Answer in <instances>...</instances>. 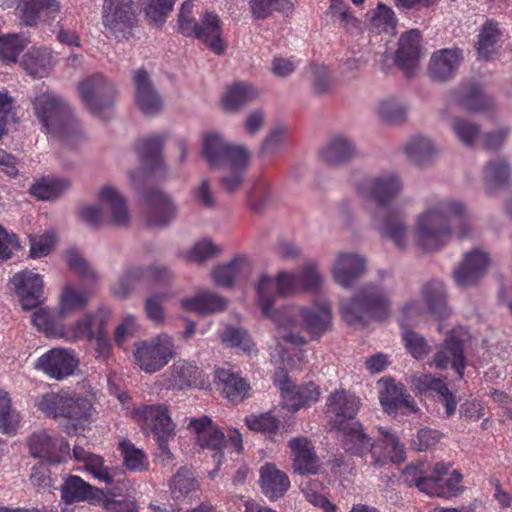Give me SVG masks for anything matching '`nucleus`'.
I'll use <instances>...</instances> for the list:
<instances>
[{
  "label": "nucleus",
  "mask_w": 512,
  "mask_h": 512,
  "mask_svg": "<svg viewBox=\"0 0 512 512\" xmlns=\"http://www.w3.org/2000/svg\"><path fill=\"white\" fill-rule=\"evenodd\" d=\"M16 10L22 24L35 26L40 21L41 13L53 18L60 11V5L56 0H20Z\"/></svg>",
  "instance_id": "nucleus-41"
},
{
  "label": "nucleus",
  "mask_w": 512,
  "mask_h": 512,
  "mask_svg": "<svg viewBox=\"0 0 512 512\" xmlns=\"http://www.w3.org/2000/svg\"><path fill=\"white\" fill-rule=\"evenodd\" d=\"M501 36L502 32L498 27V23L493 20H487L479 34L477 47L479 57L485 60L490 59L496 52Z\"/></svg>",
  "instance_id": "nucleus-53"
},
{
  "label": "nucleus",
  "mask_w": 512,
  "mask_h": 512,
  "mask_svg": "<svg viewBox=\"0 0 512 512\" xmlns=\"http://www.w3.org/2000/svg\"><path fill=\"white\" fill-rule=\"evenodd\" d=\"M145 278L144 266L132 265L124 269L119 278L113 283L112 293L121 299L128 298L135 285Z\"/></svg>",
  "instance_id": "nucleus-52"
},
{
  "label": "nucleus",
  "mask_w": 512,
  "mask_h": 512,
  "mask_svg": "<svg viewBox=\"0 0 512 512\" xmlns=\"http://www.w3.org/2000/svg\"><path fill=\"white\" fill-rule=\"evenodd\" d=\"M402 339L404 345L411 356L417 360L426 358L430 351L431 346L427 340L419 333L409 329L402 324Z\"/></svg>",
  "instance_id": "nucleus-62"
},
{
  "label": "nucleus",
  "mask_w": 512,
  "mask_h": 512,
  "mask_svg": "<svg viewBox=\"0 0 512 512\" xmlns=\"http://www.w3.org/2000/svg\"><path fill=\"white\" fill-rule=\"evenodd\" d=\"M102 14L103 25L113 34L131 27L136 18L133 0H104Z\"/></svg>",
  "instance_id": "nucleus-19"
},
{
  "label": "nucleus",
  "mask_w": 512,
  "mask_h": 512,
  "mask_svg": "<svg viewBox=\"0 0 512 512\" xmlns=\"http://www.w3.org/2000/svg\"><path fill=\"white\" fill-rule=\"evenodd\" d=\"M135 102L137 107L146 115H155L162 111V97L154 88L147 71L139 69L133 76Z\"/></svg>",
  "instance_id": "nucleus-22"
},
{
  "label": "nucleus",
  "mask_w": 512,
  "mask_h": 512,
  "mask_svg": "<svg viewBox=\"0 0 512 512\" xmlns=\"http://www.w3.org/2000/svg\"><path fill=\"white\" fill-rule=\"evenodd\" d=\"M408 111V104L396 96L383 97L375 104L377 118L388 126L402 125L407 119Z\"/></svg>",
  "instance_id": "nucleus-40"
},
{
  "label": "nucleus",
  "mask_w": 512,
  "mask_h": 512,
  "mask_svg": "<svg viewBox=\"0 0 512 512\" xmlns=\"http://www.w3.org/2000/svg\"><path fill=\"white\" fill-rule=\"evenodd\" d=\"M192 36L199 39L215 54H223L227 45L222 38V21L219 16L210 11H206L200 18V22L195 24V31Z\"/></svg>",
  "instance_id": "nucleus-28"
},
{
  "label": "nucleus",
  "mask_w": 512,
  "mask_h": 512,
  "mask_svg": "<svg viewBox=\"0 0 512 512\" xmlns=\"http://www.w3.org/2000/svg\"><path fill=\"white\" fill-rule=\"evenodd\" d=\"M462 61L463 53L458 48L437 50L429 60V76L436 82H446L456 75Z\"/></svg>",
  "instance_id": "nucleus-21"
},
{
  "label": "nucleus",
  "mask_w": 512,
  "mask_h": 512,
  "mask_svg": "<svg viewBox=\"0 0 512 512\" xmlns=\"http://www.w3.org/2000/svg\"><path fill=\"white\" fill-rule=\"evenodd\" d=\"M90 293L72 285H65L60 296L59 314L63 317L86 308Z\"/></svg>",
  "instance_id": "nucleus-50"
},
{
  "label": "nucleus",
  "mask_w": 512,
  "mask_h": 512,
  "mask_svg": "<svg viewBox=\"0 0 512 512\" xmlns=\"http://www.w3.org/2000/svg\"><path fill=\"white\" fill-rule=\"evenodd\" d=\"M367 271V259L362 254L348 250L337 251L329 265V273L335 284L350 289Z\"/></svg>",
  "instance_id": "nucleus-12"
},
{
  "label": "nucleus",
  "mask_w": 512,
  "mask_h": 512,
  "mask_svg": "<svg viewBox=\"0 0 512 512\" xmlns=\"http://www.w3.org/2000/svg\"><path fill=\"white\" fill-rule=\"evenodd\" d=\"M275 338L294 346L308 343L304 333L312 341L320 340L331 331L333 314L327 300L314 301L308 305H288L274 315Z\"/></svg>",
  "instance_id": "nucleus-3"
},
{
  "label": "nucleus",
  "mask_w": 512,
  "mask_h": 512,
  "mask_svg": "<svg viewBox=\"0 0 512 512\" xmlns=\"http://www.w3.org/2000/svg\"><path fill=\"white\" fill-rule=\"evenodd\" d=\"M83 106L94 116L105 118L113 107L117 95L116 87L100 74L88 76L77 86Z\"/></svg>",
  "instance_id": "nucleus-9"
},
{
  "label": "nucleus",
  "mask_w": 512,
  "mask_h": 512,
  "mask_svg": "<svg viewBox=\"0 0 512 512\" xmlns=\"http://www.w3.org/2000/svg\"><path fill=\"white\" fill-rule=\"evenodd\" d=\"M449 465L443 462L437 463L431 474V485L429 487V496L443 498L456 497L462 492V475L454 470L448 473Z\"/></svg>",
  "instance_id": "nucleus-29"
},
{
  "label": "nucleus",
  "mask_w": 512,
  "mask_h": 512,
  "mask_svg": "<svg viewBox=\"0 0 512 512\" xmlns=\"http://www.w3.org/2000/svg\"><path fill=\"white\" fill-rule=\"evenodd\" d=\"M273 200L274 194L269 183L266 180H257L249 193V205L252 211L255 213L263 212L272 205Z\"/></svg>",
  "instance_id": "nucleus-60"
},
{
  "label": "nucleus",
  "mask_w": 512,
  "mask_h": 512,
  "mask_svg": "<svg viewBox=\"0 0 512 512\" xmlns=\"http://www.w3.org/2000/svg\"><path fill=\"white\" fill-rule=\"evenodd\" d=\"M381 386L379 399L387 413H395L402 407H405L408 413L418 411L412 396L405 392L402 384L395 382L393 379H383Z\"/></svg>",
  "instance_id": "nucleus-32"
},
{
  "label": "nucleus",
  "mask_w": 512,
  "mask_h": 512,
  "mask_svg": "<svg viewBox=\"0 0 512 512\" xmlns=\"http://www.w3.org/2000/svg\"><path fill=\"white\" fill-rule=\"evenodd\" d=\"M403 181L394 171H383L361 181L357 186L359 196L371 199L385 209L402 192Z\"/></svg>",
  "instance_id": "nucleus-11"
},
{
  "label": "nucleus",
  "mask_w": 512,
  "mask_h": 512,
  "mask_svg": "<svg viewBox=\"0 0 512 512\" xmlns=\"http://www.w3.org/2000/svg\"><path fill=\"white\" fill-rule=\"evenodd\" d=\"M103 492L89 483L85 482L81 477L71 475L67 477L61 486L62 500L67 504L77 502L95 503L102 498Z\"/></svg>",
  "instance_id": "nucleus-36"
},
{
  "label": "nucleus",
  "mask_w": 512,
  "mask_h": 512,
  "mask_svg": "<svg viewBox=\"0 0 512 512\" xmlns=\"http://www.w3.org/2000/svg\"><path fill=\"white\" fill-rule=\"evenodd\" d=\"M260 96V90L250 82H235L229 85L222 95L223 108L228 112H238Z\"/></svg>",
  "instance_id": "nucleus-37"
},
{
  "label": "nucleus",
  "mask_w": 512,
  "mask_h": 512,
  "mask_svg": "<svg viewBox=\"0 0 512 512\" xmlns=\"http://www.w3.org/2000/svg\"><path fill=\"white\" fill-rule=\"evenodd\" d=\"M30 452L34 457L60 463L69 455L70 446L61 437H53L46 431L35 432L29 439Z\"/></svg>",
  "instance_id": "nucleus-18"
},
{
  "label": "nucleus",
  "mask_w": 512,
  "mask_h": 512,
  "mask_svg": "<svg viewBox=\"0 0 512 512\" xmlns=\"http://www.w3.org/2000/svg\"><path fill=\"white\" fill-rule=\"evenodd\" d=\"M33 325L43 331L48 337H64L63 327L57 323L51 312L46 309H39L32 315Z\"/></svg>",
  "instance_id": "nucleus-63"
},
{
  "label": "nucleus",
  "mask_w": 512,
  "mask_h": 512,
  "mask_svg": "<svg viewBox=\"0 0 512 512\" xmlns=\"http://www.w3.org/2000/svg\"><path fill=\"white\" fill-rule=\"evenodd\" d=\"M176 355L175 341L167 333H160L133 344V358L138 368L148 374L163 369Z\"/></svg>",
  "instance_id": "nucleus-8"
},
{
  "label": "nucleus",
  "mask_w": 512,
  "mask_h": 512,
  "mask_svg": "<svg viewBox=\"0 0 512 512\" xmlns=\"http://www.w3.org/2000/svg\"><path fill=\"white\" fill-rule=\"evenodd\" d=\"M188 428L200 447L214 451L213 458L219 465L224 456L222 450L227 443L225 434L207 416L191 420Z\"/></svg>",
  "instance_id": "nucleus-16"
},
{
  "label": "nucleus",
  "mask_w": 512,
  "mask_h": 512,
  "mask_svg": "<svg viewBox=\"0 0 512 512\" xmlns=\"http://www.w3.org/2000/svg\"><path fill=\"white\" fill-rule=\"evenodd\" d=\"M258 305L262 315L274 323V315L281 311V308L274 309L275 297L279 295V283L277 277L261 275L256 286Z\"/></svg>",
  "instance_id": "nucleus-42"
},
{
  "label": "nucleus",
  "mask_w": 512,
  "mask_h": 512,
  "mask_svg": "<svg viewBox=\"0 0 512 512\" xmlns=\"http://www.w3.org/2000/svg\"><path fill=\"white\" fill-rule=\"evenodd\" d=\"M180 305L186 311L208 315L225 310L228 300L214 292L200 291L194 296L181 299Z\"/></svg>",
  "instance_id": "nucleus-39"
},
{
  "label": "nucleus",
  "mask_w": 512,
  "mask_h": 512,
  "mask_svg": "<svg viewBox=\"0 0 512 512\" xmlns=\"http://www.w3.org/2000/svg\"><path fill=\"white\" fill-rule=\"evenodd\" d=\"M165 140V135L156 134L138 142V153L142 160L151 168H155L162 163L161 151Z\"/></svg>",
  "instance_id": "nucleus-56"
},
{
  "label": "nucleus",
  "mask_w": 512,
  "mask_h": 512,
  "mask_svg": "<svg viewBox=\"0 0 512 512\" xmlns=\"http://www.w3.org/2000/svg\"><path fill=\"white\" fill-rule=\"evenodd\" d=\"M140 329L137 316L133 314L124 315L114 331V341L117 346L122 347L129 339L134 338Z\"/></svg>",
  "instance_id": "nucleus-64"
},
{
  "label": "nucleus",
  "mask_w": 512,
  "mask_h": 512,
  "mask_svg": "<svg viewBox=\"0 0 512 512\" xmlns=\"http://www.w3.org/2000/svg\"><path fill=\"white\" fill-rule=\"evenodd\" d=\"M73 456L76 461L84 464L86 471L92 474L94 478L105 484H111L113 482V474L110 469L105 466L102 457L90 453L80 446L74 447Z\"/></svg>",
  "instance_id": "nucleus-47"
},
{
  "label": "nucleus",
  "mask_w": 512,
  "mask_h": 512,
  "mask_svg": "<svg viewBox=\"0 0 512 512\" xmlns=\"http://www.w3.org/2000/svg\"><path fill=\"white\" fill-rule=\"evenodd\" d=\"M252 271V262L245 254H237L230 261L215 266L210 271L213 283L222 288H232L246 279Z\"/></svg>",
  "instance_id": "nucleus-17"
},
{
  "label": "nucleus",
  "mask_w": 512,
  "mask_h": 512,
  "mask_svg": "<svg viewBox=\"0 0 512 512\" xmlns=\"http://www.w3.org/2000/svg\"><path fill=\"white\" fill-rule=\"evenodd\" d=\"M27 46V40L17 34H0V60L15 63L20 53Z\"/></svg>",
  "instance_id": "nucleus-61"
},
{
  "label": "nucleus",
  "mask_w": 512,
  "mask_h": 512,
  "mask_svg": "<svg viewBox=\"0 0 512 512\" xmlns=\"http://www.w3.org/2000/svg\"><path fill=\"white\" fill-rule=\"evenodd\" d=\"M25 71L34 78L47 76L53 67V57L47 49L33 48L22 60Z\"/></svg>",
  "instance_id": "nucleus-48"
},
{
  "label": "nucleus",
  "mask_w": 512,
  "mask_h": 512,
  "mask_svg": "<svg viewBox=\"0 0 512 512\" xmlns=\"http://www.w3.org/2000/svg\"><path fill=\"white\" fill-rule=\"evenodd\" d=\"M11 283L21 299L23 309L31 310L39 306L43 293V280L39 274L22 271L13 276Z\"/></svg>",
  "instance_id": "nucleus-26"
},
{
  "label": "nucleus",
  "mask_w": 512,
  "mask_h": 512,
  "mask_svg": "<svg viewBox=\"0 0 512 512\" xmlns=\"http://www.w3.org/2000/svg\"><path fill=\"white\" fill-rule=\"evenodd\" d=\"M367 19L370 28L377 33L393 32L397 24L394 11L383 3H379L376 8L369 11Z\"/></svg>",
  "instance_id": "nucleus-58"
},
{
  "label": "nucleus",
  "mask_w": 512,
  "mask_h": 512,
  "mask_svg": "<svg viewBox=\"0 0 512 512\" xmlns=\"http://www.w3.org/2000/svg\"><path fill=\"white\" fill-rule=\"evenodd\" d=\"M451 130L455 138L465 147H474L481 135V126L469 119L455 117L451 120Z\"/></svg>",
  "instance_id": "nucleus-54"
},
{
  "label": "nucleus",
  "mask_w": 512,
  "mask_h": 512,
  "mask_svg": "<svg viewBox=\"0 0 512 512\" xmlns=\"http://www.w3.org/2000/svg\"><path fill=\"white\" fill-rule=\"evenodd\" d=\"M482 175L486 192L494 194L509 184L512 176V167L506 158L497 157L488 161L483 166Z\"/></svg>",
  "instance_id": "nucleus-38"
},
{
  "label": "nucleus",
  "mask_w": 512,
  "mask_h": 512,
  "mask_svg": "<svg viewBox=\"0 0 512 512\" xmlns=\"http://www.w3.org/2000/svg\"><path fill=\"white\" fill-rule=\"evenodd\" d=\"M137 422L149 428L156 436L175 435V426L164 405L142 406L135 410Z\"/></svg>",
  "instance_id": "nucleus-30"
},
{
  "label": "nucleus",
  "mask_w": 512,
  "mask_h": 512,
  "mask_svg": "<svg viewBox=\"0 0 512 512\" xmlns=\"http://www.w3.org/2000/svg\"><path fill=\"white\" fill-rule=\"evenodd\" d=\"M98 197L108 223L125 226L130 222L126 199L117 188L111 185L103 186L99 190Z\"/></svg>",
  "instance_id": "nucleus-25"
},
{
  "label": "nucleus",
  "mask_w": 512,
  "mask_h": 512,
  "mask_svg": "<svg viewBox=\"0 0 512 512\" xmlns=\"http://www.w3.org/2000/svg\"><path fill=\"white\" fill-rule=\"evenodd\" d=\"M291 450L294 472L304 474H317L320 469V460L314 447L306 437H296L288 442Z\"/></svg>",
  "instance_id": "nucleus-31"
},
{
  "label": "nucleus",
  "mask_w": 512,
  "mask_h": 512,
  "mask_svg": "<svg viewBox=\"0 0 512 512\" xmlns=\"http://www.w3.org/2000/svg\"><path fill=\"white\" fill-rule=\"evenodd\" d=\"M282 377L276 375L274 381L279 386L283 404L288 410L296 411L301 407L315 403L319 399L320 392L313 383L296 387L287 375Z\"/></svg>",
  "instance_id": "nucleus-20"
},
{
  "label": "nucleus",
  "mask_w": 512,
  "mask_h": 512,
  "mask_svg": "<svg viewBox=\"0 0 512 512\" xmlns=\"http://www.w3.org/2000/svg\"><path fill=\"white\" fill-rule=\"evenodd\" d=\"M423 56L419 30L412 29L401 35L396 51V63L407 74L412 75L419 68Z\"/></svg>",
  "instance_id": "nucleus-23"
},
{
  "label": "nucleus",
  "mask_w": 512,
  "mask_h": 512,
  "mask_svg": "<svg viewBox=\"0 0 512 512\" xmlns=\"http://www.w3.org/2000/svg\"><path fill=\"white\" fill-rule=\"evenodd\" d=\"M358 397L346 391H336L327 399L326 414L332 426L338 429L344 448L365 459V463L381 467L388 461L404 460V447L398 437L381 429L382 438L372 442L355 419L359 409Z\"/></svg>",
  "instance_id": "nucleus-1"
},
{
  "label": "nucleus",
  "mask_w": 512,
  "mask_h": 512,
  "mask_svg": "<svg viewBox=\"0 0 512 512\" xmlns=\"http://www.w3.org/2000/svg\"><path fill=\"white\" fill-rule=\"evenodd\" d=\"M421 296L430 313L438 316L446 313L447 293L441 281L431 280L425 283L421 289Z\"/></svg>",
  "instance_id": "nucleus-46"
},
{
  "label": "nucleus",
  "mask_w": 512,
  "mask_h": 512,
  "mask_svg": "<svg viewBox=\"0 0 512 512\" xmlns=\"http://www.w3.org/2000/svg\"><path fill=\"white\" fill-rule=\"evenodd\" d=\"M35 406L45 416L60 420L61 428L68 435H75L83 429L93 412L89 399L66 390L39 395Z\"/></svg>",
  "instance_id": "nucleus-6"
},
{
  "label": "nucleus",
  "mask_w": 512,
  "mask_h": 512,
  "mask_svg": "<svg viewBox=\"0 0 512 512\" xmlns=\"http://www.w3.org/2000/svg\"><path fill=\"white\" fill-rule=\"evenodd\" d=\"M203 156L212 170H222L221 184L227 192L239 189L251 161V152L244 146L233 144L217 133L203 139Z\"/></svg>",
  "instance_id": "nucleus-4"
},
{
  "label": "nucleus",
  "mask_w": 512,
  "mask_h": 512,
  "mask_svg": "<svg viewBox=\"0 0 512 512\" xmlns=\"http://www.w3.org/2000/svg\"><path fill=\"white\" fill-rule=\"evenodd\" d=\"M78 364V358L73 350L55 348L40 356L35 367L53 379L62 380L72 375Z\"/></svg>",
  "instance_id": "nucleus-15"
},
{
  "label": "nucleus",
  "mask_w": 512,
  "mask_h": 512,
  "mask_svg": "<svg viewBox=\"0 0 512 512\" xmlns=\"http://www.w3.org/2000/svg\"><path fill=\"white\" fill-rule=\"evenodd\" d=\"M20 420V414L13 406L10 394L0 389V431L9 435L15 433Z\"/></svg>",
  "instance_id": "nucleus-57"
},
{
  "label": "nucleus",
  "mask_w": 512,
  "mask_h": 512,
  "mask_svg": "<svg viewBox=\"0 0 512 512\" xmlns=\"http://www.w3.org/2000/svg\"><path fill=\"white\" fill-rule=\"evenodd\" d=\"M371 225L382 238L390 241L396 248L405 250L413 243L421 250L413 239V229L409 231L404 214L378 208L371 214Z\"/></svg>",
  "instance_id": "nucleus-10"
},
{
  "label": "nucleus",
  "mask_w": 512,
  "mask_h": 512,
  "mask_svg": "<svg viewBox=\"0 0 512 512\" xmlns=\"http://www.w3.org/2000/svg\"><path fill=\"white\" fill-rule=\"evenodd\" d=\"M170 494L174 500L185 501L197 496L198 483L192 469L180 468L169 483Z\"/></svg>",
  "instance_id": "nucleus-45"
},
{
  "label": "nucleus",
  "mask_w": 512,
  "mask_h": 512,
  "mask_svg": "<svg viewBox=\"0 0 512 512\" xmlns=\"http://www.w3.org/2000/svg\"><path fill=\"white\" fill-rule=\"evenodd\" d=\"M199 375L198 367L185 360L176 361L163 375L165 386L169 389H183L195 383Z\"/></svg>",
  "instance_id": "nucleus-43"
},
{
  "label": "nucleus",
  "mask_w": 512,
  "mask_h": 512,
  "mask_svg": "<svg viewBox=\"0 0 512 512\" xmlns=\"http://www.w3.org/2000/svg\"><path fill=\"white\" fill-rule=\"evenodd\" d=\"M33 104L35 114L47 133L59 136L68 145L83 137L70 106L56 94H40Z\"/></svg>",
  "instance_id": "nucleus-7"
},
{
  "label": "nucleus",
  "mask_w": 512,
  "mask_h": 512,
  "mask_svg": "<svg viewBox=\"0 0 512 512\" xmlns=\"http://www.w3.org/2000/svg\"><path fill=\"white\" fill-rule=\"evenodd\" d=\"M450 219L456 221L459 238L476 235L473 216L462 199L438 194L423 198L422 208L413 220V239L421 251L436 252L448 244L454 232Z\"/></svg>",
  "instance_id": "nucleus-2"
},
{
  "label": "nucleus",
  "mask_w": 512,
  "mask_h": 512,
  "mask_svg": "<svg viewBox=\"0 0 512 512\" xmlns=\"http://www.w3.org/2000/svg\"><path fill=\"white\" fill-rule=\"evenodd\" d=\"M178 215V205L174 198L161 190L150 191L144 198V218L151 228H164Z\"/></svg>",
  "instance_id": "nucleus-14"
},
{
  "label": "nucleus",
  "mask_w": 512,
  "mask_h": 512,
  "mask_svg": "<svg viewBox=\"0 0 512 512\" xmlns=\"http://www.w3.org/2000/svg\"><path fill=\"white\" fill-rule=\"evenodd\" d=\"M491 265L489 253L476 247L466 251L453 270V280L458 287L468 288L477 285L486 275Z\"/></svg>",
  "instance_id": "nucleus-13"
},
{
  "label": "nucleus",
  "mask_w": 512,
  "mask_h": 512,
  "mask_svg": "<svg viewBox=\"0 0 512 512\" xmlns=\"http://www.w3.org/2000/svg\"><path fill=\"white\" fill-rule=\"evenodd\" d=\"M119 448L123 457L124 466L133 472H144L149 468V461L144 453L129 441H122Z\"/></svg>",
  "instance_id": "nucleus-59"
},
{
  "label": "nucleus",
  "mask_w": 512,
  "mask_h": 512,
  "mask_svg": "<svg viewBox=\"0 0 512 512\" xmlns=\"http://www.w3.org/2000/svg\"><path fill=\"white\" fill-rule=\"evenodd\" d=\"M395 281L390 273L380 271L378 278L362 285L351 300L342 305L341 311L349 320L387 319L392 311L391 296Z\"/></svg>",
  "instance_id": "nucleus-5"
},
{
  "label": "nucleus",
  "mask_w": 512,
  "mask_h": 512,
  "mask_svg": "<svg viewBox=\"0 0 512 512\" xmlns=\"http://www.w3.org/2000/svg\"><path fill=\"white\" fill-rule=\"evenodd\" d=\"M218 389L231 402L242 401L248 395L249 385L244 379L226 369H218L215 373Z\"/></svg>",
  "instance_id": "nucleus-44"
},
{
  "label": "nucleus",
  "mask_w": 512,
  "mask_h": 512,
  "mask_svg": "<svg viewBox=\"0 0 512 512\" xmlns=\"http://www.w3.org/2000/svg\"><path fill=\"white\" fill-rule=\"evenodd\" d=\"M456 331H452L445 339L441 348L434 355L430 366H435L437 369H447L451 367L459 377L463 376L465 367L463 343L462 340L456 335Z\"/></svg>",
  "instance_id": "nucleus-27"
},
{
  "label": "nucleus",
  "mask_w": 512,
  "mask_h": 512,
  "mask_svg": "<svg viewBox=\"0 0 512 512\" xmlns=\"http://www.w3.org/2000/svg\"><path fill=\"white\" fill-rule=\"evenodd\" d=\"M407 160L415 166H426L432 163L440 154L435 142L424 135L411 137L402 148Z\"/></svg>",
  "instance_id": "nucleus-35"
},
{
  "label": "nucleus",
  "mask_w": 512,
  "mask_h": 512,
  "mask_svg": "<svg viewBox=\"0 0 512 512\" xmlns=\"http://www.w3.org/2000/svg\"><path fill=\"white\" fill-rule=\"evenodd\" d=\"M358 154L354 141L343 135L336 134L321 147L319 157L329 166H342L352 161Z\"/></svg>",
  "instance_id": "nucleus-24"
},
{
  "label": "nucleus",
  "mask_w": 512,
  "mask_h": 512,
  "mask_svg": "<svg viewBox=\"0 0 512 512\" xmlns=\"http://www.w3.org/2000/svg\"><path fill=\"white\" fill-rule=\"evenodd\" d=\"M70 185L69 180L64 178L42 177L30 187V192L39 200L51 201L65 193Z\"/></svg>",
  "instance_id": "nucleus-49"
},
{
  "label": "nucleus",
  "mask_w": 512,
  "mask_h": 512,
  "mask_svg": "<svg viewBox=\"0 0 512 512\" xmlns=\"http://www.w3.org/2000/svg\"><path fill=\"white\" fill-rule=\"evenodd\" d=\"M298 281L302 292H320L325 284V276L319 263L313 260L305 262L299 269Z\"/></svg>",
  "instance_id": "nucleus-51"
},
{
  "label": "nucleus",
  "mask_w": 512,
  "mask_h": 512,
  "mask_svg": "<svg viewBox=\"0 0 512 512\" xmlns=\"http://www.w3.org/2000/svg\"><path fill=\"white\" fill-rule=\"evenodd\" d=\"M110 314L107 309H99L94 313L87 314L70 327L67 337L74 341L83 339L93 341L95 337L106 331Z\"/></svg>",
  "instance_id": "nucleus-34"
},
{
  "label": "nucleus",
  "mask_w": 512,
  "mask_h": 512,
  "mask_svg": "<svg viewBox=\"0 0 512 512\" xmlns=\"http://www.w3.org/2000/svg\"><path fill=\"white\" fill-rule=\"evenodd\" d=\"M261 492L270 500L283 497L290 487L288 475L273 463H265L259 468Z\"/></svg>",
  "instance_id": "nucleus-33"
},
{
  "label": "nucleus",
  "mask_w": 512,
  "mask_h": 512,
  "mask_svg": "<svg viewBox=\"0 0 512 512\" xmlns=\"http://www.w3.org/2000/svg\"><path fill=\"white\" fill-rule=\"evenodd\" d=\"M222 249L211 239L203 238L195 242L189 249L181 252L180 256L191 263L203 264L208 260L218 256Z\"/></svg>",
  "instance_id": "nucleus-55"
}]
</instances>
